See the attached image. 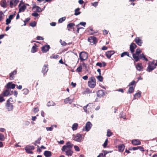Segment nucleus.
Masks as SVG:
<instances>
[{"label":"nucleus","instance_id":"obj_16","mask_svg":"<svg viewBox=\"0 0 157 157\" xmlns=\"http://www.w3.org/2000/svg\"><path fill=\"white\" fill-rule=\"evenodd\" d=\"M92 126V124L90 121L87 122L85 126L86 130L87 131H89Z\"/></svg>","mask_w":157,"mask_h":157},{"label":"nucleus","instance_id":"obj_49","mask_svg":"<svg viewBox=\"0 0 157 157\" xmlns=\"http://www.w3.org/2000/svg\"><path fill=\"white\" fill-rule=\"evenodd\" d=\"M76 26L77 27V32L78 33H79V30L80 29H83L82 27H79V24L77 25Z\"/></svg>","mask_w":157,"mask_h":157},{"label":"nucleus","instance_id":"obj_38","mask_svg":"<svg viewBox=\"0 0 157 157\" xmlns=\"http://www.w3.org/2000/svg\"><path fill=\"white\" fill-rule=\"evenodd\" d=\"M55 105V103L52 101H49L47 103V105L48 106H54Z\"/></svg>","mask_w":157,"mask_h":157},{"label":"nucleus","instance_id":"obj_48","mask_svg":"<svg viewBox=\"0 0 157 157\" xmlns=\"http://www.w3.org/2000/svg\"><path fill=\"white\" fill-rule=\"evenodd\" d=\"M3 96H4L2 94L0 95V102L4 101H5V99H4L3 98Z\"/></svg>","mask_w":157,"mask_h":157},{"label":"nucleus","instance_id":"obj_3","mask_svg":"<svg viewBox=\"0 0 157 157\" xmlns=\"http://www.w3.org/2000/svg\"><path fill=\"white\" fill-rule=\"evenodd\" d=\"M79 57L81 61H83L88 58V54L85 52H82L79 53Z\"/></svg>","mask_w":157,"mask_h":157},{"label":"nucleus","instance_id":"obj_15","mask_svg":"<svg viewBox=\"0 0 157 157\" xmlns=\"http://www.w3.org/2000/svg\"><path fill=\"white\" fill-rule=\"evenodd\" d=\"M15 86L16 85L15 84H13L12 82H9L6 84V87L9 89L10 88L14 89Z\"/></svg>","mask_w":157,"mask_h":157},{"label":"nucleus","instance_id":"obj_58","mask_svg":"<svg viewBox=\"0 0 157 157\" xmlns=\"http://www.w3.org/2000/svg\"><path fill=\"white\" fill-rule=\"evenodd\" d=\"M13 1L14 6H16L19 2V0H13Z\"/></svg>","mask_w":157,"mask_h":157},{"label":"nucleus","instance_id":"obj_51","mask_svg":"<svg viewBox=\"0 0 157 157\" xmlns=\"http://www.w3.org/2000/svg\"><path fill=\"white\" fill-rule=\"evenodd\" d=\"M4 15L2 11H0V21L3 19V17Z\"/></svg>","mask_w":157,"mask_h":157},{"label":"nucleus","instance_id":"obj_22","mask_svg":"<svg viewBox=\"0 0 157 157\" xmlns=\"http://www.w3.org/2000/svg\"><path fill=\"white\" fill-rule=\"evenodd\" d=\"M44 154L46 157H50L52 156V152L49 151H44Z\"/></svg>","mask_w":157,"mask_h":157},{"label":"nucleus","instance_id":"obj_47","mask_svg":"<svg viewBox=\"0 0 157 157\" xmlns=\"http://www.w3.org/2000/svg\"><path fill=\"white\" fill-rule=\"evenodd\" d=\"M5 140V137L4 135L2 133H0V140L1 141H4Z\"/></svg>","mask_w":157,"mask_h":157},{"label":"nucleus","instance_id":"obj_9","mask_svg":"<svg viewBox=\"0 0 157 157\" xmlns=\"http://www.w3.org/2000/svg\"><path fill=\"white\" fill-rule=\"evenodd\" d=\"M66 145H64L63 146L62 148V151H65V150L67 149V148L70 149L73 146V144H71L70 142H67L66 143Z\"/></svg>","mask_w":157,"mask_h":157},{"label":"nucleus","instance_id":"obj_5","mask_svg":"<svg viewBox=\"0 0 157 157\" xmlns=\"http://www.w3.org/2000/svg\"><path fill=\"white\" fill-rule=\"evenodd\" d=\"M155 61L152 62H149L148 63V66L147 69V70L149 72L153 70L156 68V67L154 65Z\"/></svg>","mask_w":157,"mask_h":157},{"label":"nucleus","instance_id":"obj_39","mask_svg":"<svg viewBox=\"0 0 157 157\" xmlns=\"http://www.w3.org/2000/svg\"><path fill=\"white\" fill-rule=\"evenodd\" d=\"M96 78L99 82H102L103 81V78L101 76V75L97 76Z\"/></svg>","mask_w":157,"mask_h":157},{"label":"nucleus","instance_id":"obj_18","mask_svg":"<svg viewBox=\"0 0 157 157\" xmlns=\"http://www.w3.org/2000/svg\"><path fill=\"white\" fill-rule=\"evenodd\" d=\"M132 144L134 145H139L140 144L141 142L139 140H133L132 141Z\"/></svg>","mask_w":157,"mask_h":157},{"label":"nucleus","instance_id":"obj_14","mask_svg":"<svg viewBox=\"0 0 157 157\" xmlns=\"http://www.w3.org/2000/svg\"><path fill=\"white\" fill-rule=\"evenodd\" d=\"M115 53L113 51H109L105 53V56L108 59H110L111 56Z\"/></svg>","mask_w":157,"mask_h":157},{"label":"nucleus","instance_id":"obj_26","mask_svg":"<svg viewBox=\"0 0 157 157\" xmlns=\"http://www.w3.org/2000/svg\"><path fill=\"white\" fill-rule=\"evenodd\" d=\"M17 73L16 71H14L13 72H11L10 74V80H12L13 78L14 75H15Z\"/></svg>","mask_w":157,"mask_h":157},{"label":"nucleus","instance_id":"obj_25","mask_svg":"<svg viewBox=\"0 0 157 157\" xmlns=\"http://www.w3.org/2000/svg\"><path fill=\"white\" fill-rule=\"evenodd\" d=\"M90 107L89 106V104H88L86 106H84L83 107V109L84 111L86 113H89V111H90L91 110L90 109Z\"/></svg>","mask_w":157,"mask_h":157},{"label":"nucleus","instance_id":"obj_30","mask_svg":"<svg viewBox=\"0 0 157 157\" xmlns=\"http://www.w3.org/2000/svg\"><path fill=\"white\" fill-rule=\"evenodd\" d=\"M0 5L3 7L5 8L6 7L7 4L6 0H2L1 3Z\"/></svg>","mask_w":157,"mask_h":157},{"label":"nucleus","instance_id":"obj_11","mask_svg":"<svg viewBox=\"0 0 157 157\" xmlns=\"http://www.w3.org/2000/svg\"><path fill=\"white\" fill-rule=\"evenodd\" d=\"M50 48L49 45H45L41 48V50L43 53H45L48 51Z\"/></svg>","mask_w":157,"mask_h":157},{"label":"nucleus","instance_id":"obj_46","mask_svg":"<svg viewBox=\"0 0 157 157\" xmlns=\"http://www.w3.org/2000/svg\"><path fill=\"white\" fill-rule=\"evenodd\" d=\"M29 25L33 27H35L36 25V23L35 21H33L32 22L30 23Z\"/></svg>","mask_w":157,"mask_h":157},{"label":"nucleus","instance_id":"obj_36","mask_svg":"<svg viewBox=\"0 0 157 157\" xmlns=\"http://www.w3.org/2000/svg\"><path fill=\"white\" fill-rule=\"evenodd\" d=\"M80 10V9L79 8H78L76 9H75V13L74 15H75L77 16L79 15L81 13V12L79 11Z\"/></svg>","mask_w":157,"mask_h":157},{"label":"nucleus","instance_id":"obj_54","mask_svg":"<svg viewBox=\"0 0 157 157\" xmlns=\"http://www.w3.org/2000/svg\"><path fill=\"white\" fill-rule=\"evenodd\" d=\"M74 147L75 148V150L77 151H80V148L79 147L77 146H74Z\"/></svg>","mask_w":157,"mask_h":157},{"label":"nucleus","instance_id":"obj_10","mask_svg":"<svg viewBox=\"0 0 157 157\" xmlns=\"http://www.w3.org/2000/svg\"><path fill=\"white\" fill-rule=\"evenodd\" d=\"M97 94L98 97L101 98L103 97L105 95V91L103 90H100L97 92Z\"/></svg>","mask_w":157,"mask_h":157},{"label":"nucleus","instance_id":"obj_19","mask_svg":"<svg viewBox=\"0 0 157 157\" xmlns=\"http://www.w3.org/2000/svg\"><path fill=\"white\" fill-rule=\"evenodd\" d=\"M4 96H7L9 95H11L10 93V90L9 89L6 90L3 92L2 93V94Z\"/></svg>","mask_w":157,"mask_h":157},{"label":"nucleus","instance_id":"obj_23","mask_svg":"<svg viewBox=\"0 0 157 157\" xmlns=\"http://www.w3.org/2000/svg\"><path fill=\"white\" fill-rule=\"evenodd\" d=\"M136 67L138 71H140L143 69L141 63H137Z\"/></svg>","mask_w":157,"mask_h":157},{"label":"nucleus","instance_id":"obj_1","mask_svg":"<svg viewBox=\"0 0 157 157\" xmlns=\"http://www.w3.org/2000/svg\"><path fill=\"white\" fill-rule=\"evenodd\" d=\"M141 52V51L140 48H137L136 50L135 53H133L132 57L136 62L138 61L140 59L142 58L143 59V60H144L146 61L148 60L146 58L145 56L143 53L139 55Z\"/></svg>","mask_w":157,"mask_h":157},{"label":"nucleus","instance_id":"obj_62","mask_svg":"<svg viewBox=\"0 0 157 157\" xmlns=\"http://www.w3.org/2000/svg\"><path fill=\"white\" fill-rule=\"evenodd\" d=\"M53 129V128L52 127H47L46 128V130L47 131H52V130Z\"/></svg>","mask_w":157,"mask_h":157},{"label":"nucleus","instance_id":"obj_53","mask_svg":"<svg viewBox=\"0 0 157 157\" xmlns=\"http://www.w3.org/2000/svg\"><path fill=\"white\" fill-rule=\"evenodd\" d=\"M53 56H51V58L57 59L58 58L59 56L58 55H52Z\"/></svg>","mask_w":157,"mask_h":157},{"label":"nucleus","instance_id":"obj_13","mask_svg":"<svg viewBox=\"0 0 157 157\" xmlns=\"http://www.w3.org/2000/svg\"><path fill=\"white\" fill-rule=\"evenodd\" d=\"M134 41L139 46H141L143 43L142 40L139 37H136Z\"/></svg>","mask_w":157,"mask_h":157},{"label":"nucleus","instance_id":"obj_52","mask_svg":"<svg viewBox=\"0 0 157 157\" xmlns=\"http://www.w3.org/2000/svg\"><path fill=\"white\" fill-rule=\"evenodd\" d=\"M41 139V137H40L38 139L35 141V143H36L38 144H40V141Z\"/></svg>","mask_w":157,"mask_h":157},{"label":"nucleus","instance_id":"obj_17","mask_svg":"<svg viewBox=\"0 0 157 157\" xmlns=\"http://www.w3.org/2000/svg\"><path fill=\"white\" fill-rule=\"evenodd\" d=\"M48 65H45L42 68V72L43 73L44 75L47 72L48 70Z\"/></svg>","mask_w":157,"mask_h":157},{"label":"nucleus","instance_id":"obj_64","mask_svg":"<svg viewBox=\"0 0 157 157\" xmlns=\"http://www.w3.org/2000/svg\"><path fill=\"white\" fill-rule=\"evenodd\" d=\"M98 2H94L92 3V5L94 6H96L98 5Z\"/></svg>","mask_w":157,"mask_h":157},{"label":"nucleus","instance_id":"obj_4","mask_svg":"<svg viewBox=\"0 0 157 157\" xmlns=\"http://www.w3.org/2000/svg\"><path fill=\"white\" fill-rule=\"evenodd\" d=\"M11 99H12V98H10L7 100L6 105V108L9 111H12L13 108V104L10 102V101H11Z\"/></svg>","mask_w":157,"mask_h":157},{"label":"nucleus","instance_id":"obj_55","mask_svg":"<svg viewBox=\"0 0 157 157\" xmlns=\"http://www.w3.org/2000/svg\"><path fill=\"white\" fill-rule=\"evenodd\" d=\"M11 21V20H10V19H9V18L8 19H7L6 20V25H8V24L10 23Z\"/></svg>","mask_w":157,"mask_h":157},{"label":"nucleus","instance_id":"obj_57","mask_svg":"<svg viewBox=\"0 0 157 157\" xmlns=\"http://www.w3.org/2000/svg\"><path fill=\"white\" fill-rule=\"evenodd\" d=\"M138 149H139L140 151H144V148L141 146H138Z\"/></svg>","mask_w":157,"mask_h":157},{"label":"nucleus","instance_id":"obj_60","mask_svg":"<svg viewBox=\"0 0 157 157\" xmlns=\"http://www.w3.org/2000/svg\"><path fill=\"white\" fill-rule=\"evenodd\" d=\"M36 39H37V40H43L44 38L40 36H38L36 37Z\"/></svg>","mask_w":157,"mask_h":157},{"label":"nucleus","instance_id":"obj_61","mask_svg":"<svg viewBox=\"0 0 157 157\" xmlns=\"http://www.w3.org/2000/svg\"><path fill=\"white\" fill-rule=\"evenodd\" d=\"M39 14L36 13H33L32 14V16L35 17H37L38 16H39Z\"/></svg>","mask_w":157,"mask_h":157},{"label":"nucleus","instance_id":"obj_44","mask_svg":"<svg viewBox=\"0 0 157 157\" xmlns=\"http://www.w3.org/2000/svg\"><path fill=\"white\" fill-rule=\"evenodd\" d=\"M136 85V82L135 81H133L129 84L128 85V86H134L135 87Z\"/></svg>","mask_w":157,"mask_h":157},{"label":"nucleus","instance_id":"obj_2","mask_svg":"<svg viewBox=\"0 0 157 157\" xmlns=\"http://www.w3.org/2000/svg\"><path fill=\"white\" fill-rule=\"evenodd\" d=\"M88 82V85L90 88H94L96 86V80L94 76H91L89 78Z\"/></svg>","mask_w":157,"mask_h":157},{"label":"nucleus","instance_id":"obj_56","mask_svg":"<svg viewBox=\"0 0 157 157\" xmlns=\"http://www.w3.org/2000/svg\"><path fill=\"white\" fill-rule=\"evenodd\" d=\"M39 111V109L38 107H36V108H34L33 109V111L34 112L36 113L37 112Z\"/></svg>","mask_w":157,"mask_h":157},{"label":"nucleus","instance_id":"obj_43","mask_svg":"<svg viewBox=\"0 0 157 157\" xmlns=\"http://www.w3.org/2000/svg\"><path fill=\"white\" fill-rule=\"evenodd\" d=\"M76 72H81L82 71V66L80 65L76 70Z\"/></svg>","mask_w":157,"mask_h":157},{"label":"nucleus","instance_id":"obj_42","mask_svg":"<svg viewBox=\"0 0 157 157\" xmlns=\"http://www.w3.org/2000/svg\"><path fill=\"white\" fill-rule=\"evenodd\" d=\"M23 94L25 95L27 94L29 92V90L27 88H25L22 90Z\"/></svg>","mask_w":157,"mask_h":157},{"label":"nucleus","instance_id":"obj_24","mask_svg":"<svg viewBox=\"0 0 157 157\" xmlns=\"http://www.w3.org/2000/svg\"><path fill=\"white\" fill-rule=\"evenodd\" d=\"M75 26V24L73 22L70 23L68 24L67 25V28L68 29V30L69 31H70V30L69 29H72Z\"/></svg>","mask_w":157,"mask_h":157},{"label":"nucleus","instance_id":"obj_34","mask_svg":"<svg viewBox=\"0 0 157 157\" xmlns=\"http://www.w3.org/2000/svg\"><path fill=\"white\" fill-rule=\"evenodd\" d=\"M78 127V124L77 123L74 124L72 127V129L73 131L76 130Z\"/></svg>","mask_w":157,"mask_h":157},{"label":"nucleus","instance_id":"obj_12","mask_svg":"<svg viewBox=\"0 0 157 157\" xmlns=\"http://www.w3.org/2000/svg\"><path fill=\"white\" fill-rule=\"evenodd\" d=\"M136 45L134 43H132L130 46V50L132 53L134 52V49L136 48Z\"/></svg>","mask_w":157,"mask_h":157},{"label":"nucleus","instance_id":"obj_59","mask_svg":"<svg viewBox=\"0 0 157 157\" xmlns=\"http://www.w3.org/2000/svg\"><path fill=\"white\" fill-rule=\"evenodd\" d=\"M14 1L13 0L11 1L10 2V6L12 8L13 7V6L14 5V4L13 2Z\"/></svg>","mask_w":157,"mask_h":157},{"label":"nucleus","instance_id":"obj_7","mask_svg":"<svg viewBox=\"0 0 157 157\" xmlns=\"http://www.w3.org/2000/svg\"><path fill=\"white\" fill-rule=\"evenodd\" d=\"M35 148V147L33 145H27L25 147V149L26 152L29 154H33V152L31 150H33Z\"/></svg>","mask_w":157,"mask_h":157},{"label":"nucleus","instance_id":"obj_20","mask_svg":"<svg viewBox=\"0 0 157 157\" xmlns=\"http://www.w3.org/2000/svg\"><path fill=\"white\" fill-rule=\"evenodd\" d=\"M73 100L70 99L69 97H68L64 100V102L66 104L69 103L71 104L73 102Z\"/></svg>","mask_w":157,"mask_h":157},{"label":"nucleus","instance_id":"obj_37","mask_svg":"<svg viewBox=\"0 0 157 157\" xmlns=\"http://www.w3.org/2000/svg\"><path fill=\"white\" fill-rule=\"evenodd\" d=\"M129 53L127 52H125L122 53L121 55V57H123L125 56H127L128 57H130L129 56Z\"/></svg>","mask_w":157,"mask_h":157},{"label":"nucleus","instance_id":"obj_32","mask_svg":"<svg viewBox=\"0 0 157 157\" xmlns=\"http://www.w3.org/2000/svg\"><path fill=\"white\" fill-rule=\"evenodd\" d=\"M124 148V145L122 144L119 145L118 147V151L120 152L123 151Z\"/></svg>","mask_w":157,"mask_h":157},{"label":"nucleus","instance_id":"obj_27","mask_svg":"<svg viewBox=\"0 0 157 157\" xmlns=\"http://www.w3.org/2000/svg\"><path fill=\"white\" fill-rule=\"evenodd\" d=\"M65 152L66 155L68 156H71L73 152V151L70 149L67 150Z\"/></svg>","mask_w":157,"mask_h":157},{"label":"nucleus","instance_id":"obj_21","mask_svg":"<svg viewBox=\"0 0 157 157\" xmlns=\"http://www.w3.org/2000/svg\"><path fill=\"white\" fill-rule=\"evenodd\" d=\"M19 8V13L21 12H24L25 10L26 9V5H24L22 6H21Z\"/></svg>","mask_w":157,"mask_h":157},{"label":"nucleus","instance_id":"obj_33","mask_svg":"<svg viewBox=\"0 0 157 157\" xmlns=\"http://www.w3.org/2000/svg\"><path fill=\"white\" fill-rule=\"evenodd\" d=\"M141 96V92H139L135 94L134 96L133 99H135L139 98Z\"/></svg>","mask_w":157,"mask_h":157},{"label":"nucleus","instance_id":"obj_29","mask_svg":"<svg viewBox=\"0 0 157 157\" xmlns=\"http://www.w3.org/2000/svg\"><path fill=\"white\" fill-rule=\"evenodd\" d=\"M96 65L99 66L100 67H105L106 65V63L104 62L102 63L98 62L96 63Z\"/></svg>","mask_w":157,"mask_h":157},{"label":"nucleus","instance_id":"obj_41","mask_svg":"<svg viewBox=\"0 0 157 157\" xmlns=\"http://www.w3.org/2000/svg\"><path fill=\"white\" fill-rule=\"evenodd\" d=\"M84 93L85 94H90L92 93V90L89 88H87L84 91Z\"/></svg>","mask_w":157,"mask_h":157},{"label":"nucleus","instance_id":"obj_28","mask_svg":"<svg viewBox=\"0 0 157 157\" xmlns=\"http://www.w3.org/2000/svg\"><path fill=\"white\" fill-rule=\"evenodd\" d=\"M34 46H33L32 48L31 52L32 53H35L37 51L38 49L37 47V46L35 44H34Z\"/></svg>","mask_w":157,"mask_h":157},{"label":"nucleus","instance_id":"obj_35","mask_svg":"<svg viewBox=\"0 0 157 157\" xmlns=\"http://www.w3.org/2000/svg\"><path fill=\"white\" fill-rule=\"evenodd\" d=\"M129 88L128 90V92L130 94L133 93L135 89V87L133 86H129Z\"/></svg>","mask_w":157,"mask_h":157},{"label":"nucleus","instance_id":"obj_45","mask_svg":"<svg viewBox=\"0 0 157 157\" xmlns=\"http://www.w3.org/2000/svg\"><path fill=\"white\" fill-rule=\"evenodd\" d=\"M66 19V17H64L60 18L58 21V22L59 23H62L63 21H64Z\"/></svg>","mask_w":157,"mask_h":157},{"label":"nucleus","instance_id":"obj_50","mask_svg":"<svg viewBox=\"0 0 157 157\" xmlns=\"http://www.w3.org/2000/svg\"><path fill=\"white\" fill-rule=\"evenodd\" d=\"M108 142V139L107 138L105 140L104 144L103 145V146L104 148H105L106 147V146Z\"/></svg>","mask_w":157,"mask_h":157},{"label":"nucleus","instance_id":"obj_31","mask_svg":"<svg viewBox=\"0 0 157 157\" xmlns=\"http://www.w3.org/2000/svg\"><path fill=\"white\" fill-rule=\"evenodd\" d=\"M36 9V11L38 12H40L41 11V9L38 6L36 5L33 6L32 8L33 10Z\"/></svg>","mask_w":157,"mask_h":157},{"label":"nucleus","instance_id":"obj_40","mask_svg":"<svg viewBox=\"0 0 157 157\" xmlns=\"http://www.w3.org/2000/svg\"><path fill=\"white\" fill-rule=\"evenodd\" d=\"M113 135V133L111 132V130L108 129L107 130V136L108 137H110Z\"/></svg>","mask_w":157,"mask_h":157},{"label":"nucleus","instance_id":"obj_6","mask_svg":"<svg viewBox=\"0 0 157 157\" xmlns=\"http://www.w3.org/2000/svg\"><path fill=\"white\" fill-rule=\"evenodd\" d=\"M73 140L75 141L80 142L82 141V136H84L82 134H80L77 133L75 135H73Z\"/></svg>","mask_w":157,"mask_h":157},{"label":"nucleus","instance_id":"obj_8","mask_svg":"<svg viewBox=\"0 0 157 157\" xmlns=\"http://www.w3.org/2000/svg\"><path fill=\"white\" fill-rule=\"evenodd\" d=\"M88 40L91 45L95 44L98 42L96 38L94 36H90L88 38Z\"/></svg>","mask_w":157,"mask_h":157},{"label":"nucleus","instance_id":"obj_63","mask_svg":"<svg viewBox=\"0 0 157 157\" xmlns=\"http://www.w3.org/2000/svg\"><path fill=\"white\" fill-rule=\"evenodd\" d=\"M86 23L85 22H80L78 24H79V25H83L84 26H85L86 25Z\"/></svg>","mask_w":157,"mask_h":157}]
</instances>
